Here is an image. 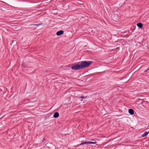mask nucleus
Returning a JSON list of instances; mask_svg holds the SVG:
<instances>
[{"instance_id":"obj_1","label":"nucleus","mask_w":149,"mask_h":149,"mask_svg":"<svg viewBox=\"0 0 149 149\" xmlns=\"http://www.w3.org/2000/svg\"><path fill=\"white\" fill-rule=\"evenodd\" d=\"M92 62V61H81L80 64L81 69L89 66Z\"/></svg>"},{"instance_id":"obj_2","label":"nucleus","mask_w":149,"mask_h":149,"mask_svg":"<svg viewBox=\"0 0 149 149\" xmlns=\"http://www.w3.org/2000/svg\"><path fill=\"white\" fill-rule=\"evenodd\" d=\"M71 69L72 70H78L81 69L80 65L79 64H75L71 67Z\"/></svg>"},{"instance_id":"obj_3","label":"nucleus","mask_w":149,"mask_h":149,"mask_svg":"<svg viewBox=\"0 0 149 149\" xmlns=\"http://www.w3.org/2000/svg\"><path fill=\"white\" fill-rule=\"evenodd\" d=\"M64 31L63 30L59 31L56 32V34L57 36L61 35L63 34Z\"/></svg>"},{"instance_id":"obj_4","label":"nucleus","mask_w":149,"mask_h":149,"mask_svg":"<svg viewBox=\"0 0 149 149\" xmlns=\"http://www.w3.org/2000/svg\"><path fill=\"white\" fill-rule=\"evenodd\" d=\"M59 116V113H58V112H55L54 115V116H53V117L54 118H57Z\"/></svg>"},{"instance_id":"obj_5","label":"nucleus","mask_w":149,"mask_h":149,"mask_svg":"<svg viewBox=\"0 0 149 149\" xmlns=\"http://www.w3.org/2000/svg\"><path fill=\"white\" fill-rule=\"evenodd\" d=\"M128 111L129 113L132 115L134 114V111L132 109H129Z\"/></svg>"},{"instance_id":"obj_6","label":"nucleus","mask_w":149,"mask_h":149,"mask_svg":"<svg viewBox=\"0 0 149 149\" xmlns=\"http://www.w3.org/2000/svg\"><path fill=\"white\" fill-rule=\"evenodd\" d=\"M137 25L138 27L141 28L143 26V24L141 23H139L137 24Z\"/></svg>"},{"instance_id":"obj_7","label":"nucleus","mask_w":149,"mask_h":149,"mask_svg":"<svg viewBox=\"0 0 149 149\" xmlns=\"http://www.w3.org/2000/svg\"><path fill=\"white\" fill-rule=\"evenodd\" d=\"M149 133V132H147L146 131L142 135V137H143L146 136Z\"/></svg>"},{"instance_id":"obj_8","label":"nucleus","mask_w":149,"mask_h":149,"mask_svg":"<svg viewBox=\"0 0 149 149\" xmlns=\"http://www.w3.org/2000/svg\"><path fill=\"white\" fill-rule=\"evenodd\" d=\"M87 143V144H95L96 143V142L91 141H88Z\"/></svg>"},{"instance_id":"obj_9","label":"nucleus","mask_w":149,"mask_h":149,"mask_svg":"<svg viewBox=\"0 0 149 149\" xmlns=\"http://www.w3.org/2000/svg\"><path fill=\"white\" fill-rule=\"evenodd\" d=\"M87 142L85 141V142L82 143L80 144V145H83L86 144H87Z\"/></svg>"},{"instance_id":"obj_10","label":"nucleus","mask_w":149,"mask_h":149,"mask_svg":"<svg viewBox=\"0 0 149 149\" xmlns=\"http://www.w3.org/2000/svg\"><path fill=\"white\" fill-rule=\"evenodd\" d=\"M42 24L41 23V24H33L32 25H36V26H39L40 25Z\"/></svg>"},{"instance_id":"obj_11","label":"nucleus","mask_w":149,"mask_h":149,"mask_svg":"<svg viewBox=\"0 0 149 149\" xmlns=\"http://www.w3.org/2000/svg\"><path fill=\"white\" fill-rule=\"evenodd\" d=\"M148 70H149V67L145 71H144V72H147V71H148Z\"/></svg>"},{"instance_id":"obj_12","label":"nucleus","mask_w":149,"mask_h":149,"mask_svg":"<svg viewBox=\"0 0 149 149\" xmlns=\"http://www.w3.org/2000/svg\"><path fill=\"white\" fill-rule=\"evenodd\" d=\"M85 97H84V96H81V97H79V98H82V99H83V98H84Z\"/></svg>"},{"instance_id":"obj_13","label":"nucleus","mask_w":149,"mask_h":149,"mask_svg":"<svg viewBox=\"0 0 149 149\" xmlns=\"http://www.w3.org/2000/svg\"><path fill=\"white\" fill-rule=\"evenodd\" d=\"M45 141V138H44V139H43V140L42 142H44Z\"/></svg>"},{"instance_id":"obj_14","label":"nucleus","mask_w":149,"mask_h":149,"mask_svg":"<svg viewBox=\"0 0 149 149\" xmlns=\"http://www.w3.org/2000/svg\"><path fill=\"white\" fill-rule=\"evenodd\" d=\"M92 140L93 141H95V142H96V141L94 139H92Z\"/></svg>"}]
</instances>
